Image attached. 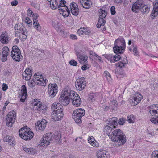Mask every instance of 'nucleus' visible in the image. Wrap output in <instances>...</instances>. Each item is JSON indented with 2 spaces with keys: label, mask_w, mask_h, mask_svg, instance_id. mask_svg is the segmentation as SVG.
Segmentation results:
<instances>
[{
  "label": "nucleus",
  "mask_w": 158,
  "mask_h": 158,
  "mask_svg": "<svg viewBox=\"0 0 158 158\" xmlns=\"http://www.w3.org/2000/svg\"><path fill=\"white\" fill-rule=\"evenodd\" d=\"M72 101L73 104L75 106H79L81 103V100L78 94L69 89L65 88L63 94L59 98V101L63 105L67 106Z\"/></svg>",
  "instance_id": "1"
},
{
  "label": "nucleus",
  "mask_w": 158,
  "mask_h": 158,
  "mask_svg": "<svg viewBox=\"0 0 158 158\" xmlns=\"http://www.w3.org/2000/svg\"><path fill=\"white\" fill-rule=\"evenodd\" d=\"M52 110V118L55 121L60 120L63 117L62 106L60 103L55 102L51 106Z\"/></svg>",
  "instance_id": "2"
},
{
  "label": "nucleus",
  "mask_w": 158,
  "mask_h": 158,
  "mask_svg": "<svg viewBox=\"0 0 158 158\" xmlns=\"http://www.w3.org/2000/svg\"><path fill=\"white\" fill-rule=\"evenodd\" d=\"M112 133L110 138L113 141L117 142L119 146L124 144L126 140V137L120 129H117L114 131Z\"/></svg>",
  "instance_id": "3"
},
{
  "label": "nucleus",
  "mask_w": 158,
  "mask_h": 158,
  "mask_svg": "<svg viewBox=\"0 0 158 158\" xmlns=\"http://www.w3.org/2000/svg\"><path fill=\"white\" fill-rule=\"evenodd\" d=\"M15 33L19 34V37L22 41H24L27 38V31L22 23H18L15 26Z\"/></svg>",
  "instance_id": "4"
},
{
  "label": "nucleus",
  "mask_w": 158,
  "mask_h": 158,
  "mask_svg": "<svg viewBox=\"0 0 158 158\" xmlns=\"http://www.w3.org/2000/svg\"><path fill=\"white\" fill-rule=\"evenodd\" d=\"M113 47L114 52L115 53L122 54L125 51L126 48L125 41L123 38H118L114 42Z\"/></svg>",
  "instance_id": "5"
},
{
  "label": "nucleus",
  "mask_w": 158,
  "mask_h": 158,
  "mask_svg": "<svg viewBox=\"0 0 158 158\" xmlns=\"http://www.w3.org/2000/svg\"><path fill=\"white\" fill-rule=\"evenodd\" d=\"M84 110L81 108H78L74 111L72 115L73 118L77 124H80L82 122L81 118L85 114Z\"/></svg>",
  "instance_id": "6"
},
{
  "label": "nucleus",
  "mask_w": 158,
  "mask_h": 158,
  "mask_svg": "<svg viewBox=\"0 0 158 158\" xmlns=\"http://www.w3.org/2000/svg\"><path fill=\"white\" fill-rule=\"evenodd\" d=\"M33 77L32 81L35 84L42 86H45L46 85L48 80L46 78H44L40 73H35Z\"/></svg>",
  "instance_id": "7"
},
{
  "label": "nucleus",
  "mask_w": 158,
  "mask_h": 158,
  "mask_svg": "<svg viewBox=\"0 0 158 158\" xmlns=\"http://www.w3.org/2000/svg\"><path fill=\"white\" fill-rule=\"evenodd\" d=\"M19 134L22 139L26 140H31L33 138L34 135L33 132L28 131L27 128H24L19 130Z\"/></svg>",
  "instance_id": "8"
},
{
  "label": "nucleus",
  "mask_w": 158,
  "mask_h": 158,
  "mask_svg": "<svg viewBox=\"0 0 158 158\" xmlns=\"http://www.w3.org/2000/svg\"><path fill=\"white\" fill-rule=\"evenodd\" d=\"M16 112L14 110L8 113L6 119V124L7 126L10 127H12L16 119Z\"/></svg>",
  "instance_id": "9"
},
{
  "label": "nucleus",
  "mask_w": 158,
  "mask_h": 158,
  "mask_svg": "<svg viewBox=\"0 0 158 158\" xmlns=\"http://www.w3.org/2000/svg\"><path fill=\"white\" fill-rule=\"evenodd\" d=\"M86 81L84 77H79L75 82L76 89L79 91L84 89L86 85Z\"/></svg>",
  "instance_id": "10"
},
{
  "label": "nucleus",
  "mask_w": 158,
  "mask_h": 158,
  "mask_svg": "<svg viewBox=\"0 0 158 158\" xmlns=\"http://www.w3.org/2000/svg\"><path fill=\"white\" fill-rule=\"evenodd\" d=\"M58 87L56 84H49L48 87V93L51 98L54 97L58 92Z\"/></svg>",
  "instance_id": "11"
},
{
  "label": "nucleus",
  "mask_w": 158,
  "mask_h": 158,
  "mask_svg": "<svg viewBox=\"0 0 158 158\" xmlns=\"http://www.w3.org/2000/svg\"><path fill=\"white\" fill-rule=\"evenodd\" d=\"M52 24L53 27L57 31L58 33L63 37H66V33L64 32V31L62 30L60 26V24L58 21L54 20L52 22Z\"/></svg>",
  "instance_id": "12"
},
{
  "label": "nucleus",
  "mask_w": 158,
  "mask_h": 158,
  "mask_svg": "<svg viewBox=\"0 0 158 158\" xmlns=\"http://www.w3.org/2000/svg\"><path fill=\"white\" fill-rule=\"evenodd\" d=\"M143 1V0H138L134 3L132 5V11L136 13L140 10L142 6Z\"/></svg>",
  "instance_id": "13"
},
{
  "label": "nucleus",
  "mask_w": 158,
  "mask_h": 158,
  "mask_svg": "<svg viewBox=\"0 0 158 158\" xmlns=\"http://www.w3.org/2000/svg\"><path fill=\"white\" fill-rule=\"evenodd\" d=\"M47 123V121L44 119H42L41 121H37L35 124L36 130H44L46 126Z\"/></svg>",
  "instance_id": "14"
},
{
  "label": "nucleus",
  "mask_w": 158,
  "mask_h": 158,
  "mask_svg": "<svg viewBox=\"0 0 158 158\" xmlns=\"http://www.w3.org/2000/svg\"><path fill=\"white\" fill-rule=\"evenodd\" d=\"M153 9L150 15V17L152 19H154L158 15V1L153 2Z\"/></svg>",
  "instance_id": "15"
},
{
  "label": "nucleus",
  "mask_w": 158,
  "mask_h": 158,
  "mask_svg": "<svg viewBox=\"0 0 158 158\" xmlns=\"http://www.w3.org/2000/svg\"><path fill=\"white\" fill-rule=\"evenodd\" d=\"M32 16L33 17V26L34 28L39 31H41V27L37 20V19L39 17L38 14H33Z\"/></svg>",
  "instance_id": "16"
},
{
  "label": "nucleus",
  "mask_w": 158,
  "mask_h": 158,
  "mask_svg": "<svg viewBox=\"0 0 158 158\" xmlns=\"http://www.w3.org/2000/svg\"><path fill=\"white\" fill-rule=\"evenodd\" d=\"M76 54L79 62L84 64L85 62H87L88 57L85 54H82L79 52H77Z\"/></svg>",
  "instance_id": "17"
},
{
  "label": "nucleus",
  "mask_w": 158,
  "mask_h": 158,
  "mask_svg": "<svg viewBox=\"0 0 158 158\" xmlns=\"http://www.w3.org/2000/svg\"><path fill=\"white\" fill-rule=\"evenodd\" d=\"M70 9L72 14L75 16L78 15L79 9L77 4L74 2L71 3L70 5Z\"/></svg>",
  "instance_id": "18"
},
{
  "label": "nucleus",
  "mask_w": 158,
  "mask_h": 158,
  "mask_svg": "<svg viewBox=\"0 0 158 158\" xmlns=\"http://www.w3.org/2000/svg\"><path fill=\"white\" fill-rule=\"evenodd\" d=\"M96 156L98 158H110V156L108 153L105 150H100L96 152Z\"/></svg>",
  "instance_id": "19"
},
{
  "label": "nucleus",
  "mask_w": 158,
  "mask_h": 158,
  "mask_svg": "<svg viewBox=\"0 0 158 158\" xmlns=\"http://www.w3.org/2000/svg\"><path fill=\"white\" fill-rule=\"evenodd\" d=\"M133 97V100H132V102L134 103V105H137L143 98V96L138 93H136Z\"/></svg>",
  "instance_id": "20"
},
{
  "label": "nucleus",
  "mask_w": 158,
  "mask_h": 158,
  "mask_svg": "<svg viewBox=\"0 0 158 158\" xmlns=\"http://www.w3.org/2000/svg\"><path fill=\"white\" fill-rule=\"evenodd\" d=\"M32 75V71L29 68H27L22 75V77H24L25 80L27 81L31 78Z\"/></svg>",
  "instance_id": "21"
},
{
  "label": "nucleus",
  "mask_w": 158,
  "mask_h": 158,
  "mask_svg": "<svg viewBox=\"0 0 158 158\" xmlns=\"http://www.w3.org/2000/svg\"><path fill=\"white\" fill-rule=\"evenodd\" d=\"M91 32L90 30L88 28L81 27L78 29L77 34L79 35L85 34L86 35H89Z\"/></svg>",
  "instance_id": "22"
},
{
  "label": "nucleus",
  "mask_w": 158,
  "mask_h": 158,
  "mask_svg": "<svg viewBox=\"0 0 158 158\" xmlns=\"http://www.w3.org/2000/svg\"><path fill=\"white\" fill-rule=\"evenodd\" d=\"M121 60L118 63L115 64V65L120 68H123L125 67V65L127 64L128 63L127 59L126 57L121 59Z\"/></svg>",
  "instance_id": "23"
},
{
  "label": "nucleus",
  "mask_w": 158,
  "mask_h": 158,
  "mask_svg": "<svg viewBox=\"0 0 158 158\" xmlns=\"http://www.w3.org/2000/svg\"><path fill=\"white\" fill-rule=\"evenodd\" d=\"M78 2L84 8L88 9L90 7L91 2L90 0H78Z\"/></svg>",
  "instance_id": "24"
},
{
  "label": "nucleus",
  "mask_w": 158,
  "mask_h": 158,
  "mask_svg": "<svg viewBox=\"0 0 158 158\" xmlns=\"http://www.w3.org/2000/svg\"><path fill=\"white\" fill-rule=\"evenodd\" d=\"M5 142H8L11 145L13 146L15 145V141L13 137L7 135L3 139Z\"/></svg>",
  "instance_id": "25"
},
{
  "label": "nucleus",
  "mask_w": 158,
  "mask_h": 158,
  "mask_svg": "<svg viewBox=\"0 0 158 158\" xmlns=\"http://www.w3.org/2000/svg\"><path fill=\"white\" fill-rule=\"evenodd\" d=\"M118 119L117 118L114 117L111 118L108 123H107V124L111 126L113 128H116V127L118 124L117 123Z\"/></svg>",
  "instance_id": "26"
},
{
  "label": "nucleus",
  "mask_w": 158,
  "mask_h": 158,
  "mask_svg": "<svg viewBox=\"0 0 158 158\" xmlns=\"http://www.w3.org/2000/svg\"><path fill=\"white\" fill-rule=\"evenodd\" d=\"M88 143L93 146L96 147H98L99 146V143L95 140L92 136H89L88 138Z\"/></svg>",
  "instance_id": "27"
},
{
  "label": "nucleus",
  "mask_w": 158,
  "mask_h": 158,
  "mask_svg": "<svg viewBox=\"0 0 158 158\" xmlns=\"http://www.w3.org/2000/svg\"><path fill=\"white\" fill-rule=\"evenodd\" d=\"M9 37L8 35L5 33H2L0 36V41L3 44H7L9 42Z\"/></svg>",
  "instance_id": "28"
},
{
  "label": "nucleus",
  "mask_w": 158,
  "mask_h": 158,
  "mask_svg": "<svg viewBox=\"0 0 158 158\" xmlns=\"http://www.w3.org/2000/svg\"><path fill=\"white\" fill-rule=\"evenodd\" d=\"M112 127L111 126L109 125H106L104 128V131L106 132L107 135L110 138L112 134L111 132L112 129Z\"/></svg>",
  "instance_id": "29"
},
{
  "label": "nucleus",
  "mask_w": 158,
  "mask_h": 158,
  "mask_svg": "<svg viewBox=\"0 0 158 158\" xmlns=\"http://www.w3.org/2000/svg\"><path fill=\"white\" fill-rule=\"evenodd\" d=\"M11 56L13 59L16 62H19L20 59L22 58V56L21 55V52L20 54L17 53H11Z\"/></svg>",
  "instance_id": "30"
},
{
  "label": "nucleus",
  "mask_w": 158,
  "mask_h": 158,
  "mask_svg": "<svg viewBox=\"0 0 158 158\" xmlns=\"http://www.w3.org/2000/svg\"><path fill=\"white\" fill-rule=\"evenodd\" d=\"M52 135L51 133H48L44 135L43 137L45 140H47L48 141H51V143L53 140Z\"/></svg>",
  "instance_id": "31"
},
{
  "label": "nucleus",
  "mask_w": 158,
  "mask_h": 158,
  "mask_svg": "<svg viewBox=\"0 0 158 158\" xmlns=\"http://www.w3.org/2000/svg\"><path fill=\"white\" fill-rule=\"evenodd\" d=\"M150 7L149 6L147 5H144L143 4V6L142 7L140 11L143 14H144L145 13H148L150 10Z\"/></svg>",
  "instance_id": "32"
},
{
  "label": "nucleus",
  "mask_w": 158,
  "mask_h": 158,
  "mask_svg": "<svg viewBox=\"0 0 158 158\" xmlns=\"http://www.w3.org/2000/svg\"><path fill=\"white\" fill-rule=\"evenodd\" d=\"M40 143L39 144V145L40 146H42L44 147H46L50 144L51 143V142L48 141L47 140H45L43 137L41 139V141Z\"/></svg>",
  "instance_id": "33"
},
{
  "label": "nucleus",
  "mask_w": 158,
  "mask_h": 158,
  "mask_svg": "<svg viewBox=\"0 0 158 158\" xmlns=\"http://www.w3.org/2000/svg\"><path fill=\"white\" fill-rule=\"evenodd\" d=\"M110 107L111 110H116L117 109L118 103L117 101L115 100H113L110 103Z\"/></svg>",
  "instance_id": "34"
},
{
  "label": "nucleus",
  "mask_w": 158,
  "mask_h": 158,
  "mask_svg": "<svg viewBox=\"0 0 158 158\" xmlns=\"http://www.w3.org/2000/svg\"><path fill=\"white\" fill-rule=\"evenodd\" d=\"M23 150L26 152L30 154H35V150L31 148H27L25 146L23 147Z\"/></svg>",
  "instance_id": "35"
},
{
  "label": "nucleus",
  "mask_w": 158,
  "mask_h": 158,
  "mask_svg": "<svg viewBox=\"0 0 158 158\" xmlns=\"http://www.w3.org/2000/svg\"><path fill=\"white\" fill-rule=\"evenodd\" d=\"M50 7L53 9H55L57 7L58 8V3L56 0H53L50 1Z\"/></svg>",
  "instance_id": "36"
},
{
  "label": "nucleus",
  "mask_w": 158,
  "mask_h": 158,
  "mask_svg": "<svg viewBox=\"0 0 158 158\" xmlns=\"http://www.w3.org/2000/svg\"><path fill=\"white\" fill-rule=\"evenodd\" d=\"M106 11L102 9L99 10L98 15L99 16V18L102 19L105 18L106 15Z\"/></svg>",
  "instance_id": "37"
},
{
  "label": "nucleus",
  "mask_w": 158,
  "mask_h": 158,
  "mask_svg": "<svg viewBox=\"0 0 158 158\" xmlns=\"http://www.w3.org/2000/svg\"><path fill=\"white\" fill-rule=\"evenodd\" d=\"M65 10L62 9V12L60 13L62 14V15L64 17H68L70 13V11L69 10L67 7H65Z\"/></svg>",
  "instance_id": "38"
},
{
  "label": "nucleus",
  "mask_w": 158,
  "mask_h": 158,
  "mask_svg": "<svg viewBox=\"0 0 158 158\" xmlns=\"http://www.w3.org/2000/svg\"><path fill=\"white\" fill-rule=\"evenodd\" d=\"M20 52H21L20 50L19 49L17 46H13L11 53H19V54H20Z\"/></svg>",
  "instance_id": "39"
},
{
  "label": "nucleus",
  "mask_w": 158,
  "mask_h": 158,
  "mask_svg": "<svg viewBox=\"0 0 158 158\" xmlns=\"http://www.w3.org/2000/svg\"><path fill=\"white\" fill-rule=\"evenodd\" d=\"M115 56H113L112 58V63H114L115 62L120 60L122 59L121 57L118 54V53H116Z\"/></svg>",
  "instance_id": "40"
},
{
  "label": "nucleus",
  "mask_w": 158,
  "mask_h": 158,
  "mask_svg": "<svg viewBox=\"0 0 158 158\" xmlns=\"http://www.w3.org/2000/svg\"><path fill=\"white\" fill-rule=\"evenodd\" d=\"M47 108L48 107L46 105H44L42 104L40 107V110H39V112L44 114L47 111Z\"/></svg>",
  "instance_id": "41"
},
{
  "label": "nucleus",
  "mask_w": 158,
  "mask_h": 158,
  "mask_svg": "<svg viewBox=\"0 0 158 158\" xmlns=\"http://www.w3.org/2000/svg\"><path fill=\"white\" fill-rule=\"evenodd\" d=\"M66 2L65 1L61 0L59 2V4L58 5V8L59 10L62 9V8L67 7L65 5Z\"/></svg>",
  "instance_id": "42"
},
{
  "label": "nucleus",
  "mask_w": 158,
  "mask_h": 158,
  "mask_svg": "<svg viewBox=\"0 0 158 158\" xmlns=\"http://www.w3.org/2000/svg\"><path fill=\"white\" fill-rule=\"evenodd\" d=\"M127 121L130 123H133L135 122V118L134 115H131L127 117Z\"/></svg>",
  "instance_id": "43"
},
{
  "label": "nucleus",
  "mask_w": 158,
  "mask_h": 158,
  "mask_svg": "<svg viewBox=\"0 0 158 158\" xmlns=\"http://www.w3.org/2000/svg\"><path fill=\"white\" fill-rule=\"evenodd\" d=\"M9 52V50L7 47L5 46L3 48V51L2 52V55L8 56Z\"/></svg>",
  "instance_id": "44"
},
{
  "label": "nucleus",
  "mask_w": 158,
  "mask_h": 158,
  "mask_svg": "<svg viewBox=\"0 0 158 158\" xmlns=\"http://www.w3.org/2000/svg\"><path fill=\"white\" fill-rule=\"evenodd\" d=\"M148 110L154 111L158 110V105L154 104L151 106L149 107Z\"/></svg>",
  "instance_id": "45"
},
{
  "label": "nucleus",
  "mask_w": 158,
  "mask_h": 158,
  "mask_svg": "<svg viewBox=\"0 0 158 158\" xmlns=\"http://www.w3.org/2000/svg\"><path fill=\"white\" fill-rule=\"evenodd\" d=\"M149 112L151 115L156 117H158V110L154 111L151 110H149Z\"/></svg>",
  "instance_id": "46"
},
{
  "label": "nucleus",
  "mask_w": 158,
  "mask_h": 158,
  "mask_svg": "<svg viewBox=\"0 0 158 158\" xmlns=\"http://www.w3.org/2000/svg\"><path fill=\"white\" fill-rule=\"evenodd\" d=\"M27 96V94H21V98L20 99V102H25Z\"/></svg>",
  "instance_id": "47"
},
{
  "label": "nucleus",
  "mask_w": 158,
  "mask_h": 158,
  "mask_svg": "<svg viewBox=\"0 0 158 158\" xmlns=\"http://www.w3.org/2000/svg\"><path fill=\"white\" fill-rule=\"evenodd\" d=\"M105 57L110 61L111 63H112L113 55L112 54H106L104 55Z\"/></svg>",
  "instance_id": "48"
},
{
  "label": "nucleus",
  "mask_w": 158,
  "mask_h": 158,
  "mask_svg": "<svg viewBox=\"0 0 158 158\" xmlns=\"http://www.w3.org/2000/svg\"><path fill=\"white\" fill-rule=\"evenodd\" d=\"M152 158H158V151H153L151 155Z\"/></svg>",
  "instance_id": "49"
},
{
  "label": "nucleus",
  "mask_w": 158,
  "mask_h": 158,
  "mask_svg": "<svg viewBox=\"0 0 158 158\" xmlns=\"http://www.w3.org/2000/svg\"><path fill=\"white\" fill-rule=\"evenodd\" d=\"M21 93V94H27V88L25 85H23L22 86Z\"/></svg>",
  "instance_id": "50"
},
{
  "label": "nucleus",
  "mask_w": 158,
  "mask_h": 158,
  "mask_svg": "<svg viewBox=\"0 0 158 158\" xmlns=\"http://www.w3.org/2000/svg\"><path fill=\"white\" fill-rule=\"evenodd\" d=\"M41 102L40 99H35L34 100V101L32 102V104L34 106H37L39 103Z\"/></svg>",
  "instance_id": "51"
},
{
  "label": "nucleus",
  "mask_w": 158,
  "mask_h": 158,
  "mask_svg": "<svg viewBox=\"0 0 158 158\" xmlns=\"http://www.w3.org/2000/svg\"><path fill=\"white\" fill-rule=\"evenodd\" d=\"M104 74L107 79H109L110 80L111 79V75L108 71H105L104 72Z\"/></svg>",
  "instance_id": "52"
},
{
  "label": "nucleus",
  "mask_w": 158,
  "mask_h": 158,
  "mask_svg": "<svg viewBox=\"0 0 158 158\" xmlns=\"http://www.w3.org/2000/svg\"><path fill=\"white\" fill-rule=\"evenodd\" d=\"M25 21L27 24L29 26H31L32 24V21L29 18L27 17L25 19Z\"/></svg>",
  "instance_id": "53"
},
{
  "label": "nucleus",
  "mask_w": 158,
  "mask_h": 158,
  "mask_svg": "<svg viewBox=\"0 0 158 158\" xmlns=\"http://www.w3.org/2000/svg\"><path fill=\"white\" fill-rule=\"evenodd\" d=\"M39 52H40V57L41 58H45L44 56V55L45 54V53L47 52L46 50H40L39 51Z\"/></svg>",
  "instance_id": "54"
},
{
  "label": "nucleus",
  "mask_w": 158,
  "mask_h": 158,
  "mask_svg": "<svg viewBox=\"0 0 158 158\" xmlns=\"http://www.w3.org/2000/svg\"><path fill=\"white\" fill-rule=\"evenodd\" d=\"M84 64L81 67V69L83 70H85L89 69V67L87 66L88 65V62L84 63Z\"/></svg>",
  "instance_id": "55"
},
{
  "label": "nucleus",
  "mask_w": 158,
  "mask_h": 158,
  "mask_svg": "<svg viewBox=\"0 0 158 158\" xmlns=\"http://www.w3.org/2000/svg\"><path fill=\"white\" fill-rule=\"evenodd\" d=\"M69 64L72 66H76L77 65V63L75 60H72L69 62Z\"/></svg>",
  "instance_id": "56"
},
{
  "label": "nucleus",
  "mask_w": 158,
  "mask_h": 158,
  "mask_svg": "<svg viewBox=\"0 0 158 158\" xmlns=\"http://www.w3.org/2000/svg\"><path fill=\"white\" fill-rule=\"evenodd\" d=\"M150 120L153 123H158V117H156L153 118L151 119Z\"/></svg>",
  "instance_id": "57"
},
{
  "label": "nucleus",
  "mask_w": 158,
  "mask_h": 158,
  "mask_svg": "<svg viewBox=\"0 0 158 158\" xmlns=\"http://www.w3.org/2000/svg\"><path fill=\"white\" fill-rule=\"evenodd\" d=\"M42 104V103L41 102L40 103H39V104L37 106H34V110H35L39 111V110H40V107Z\"/></svg>",
  "instance_id": "58"
},
{
  "label": "nucleus",
  "mask_w": 158,
  "mask_h": 158,
  "mask_svg": "<svg viewBox=\"0 0 158 158\" xmlns=\"http://www.w3.org/2000/svg\"><path fill=\"white\" fill-rule=\"evenodd\" d=\"M98 22L101 24V25H104L106 23V21L104 19H102L99 18Z\"/></svg>",
  "instance_id": "59"
},
{
  "label": "nucleus",
  "mask_w": 158,
  "mask_h": 158,
  "mask_svg": "<svg viewBox=\"0 0 158 158\" xmlns=\"http://www.w3.org/2000/svg\"><path fill=\"white\" fill-rule=\"evenodd\" d=\"M89 54L91 56H94V58H96V57H99V56L96 54L94 52L92 51H89Z\"/></svg>",
  "instance_id": "60"
},
{
  "label": "nucleus",
  "mask_w": 158,
  "mask_h": 158,
  "mask_svg": "<svg viewBox=\"0 0 158 158\" xmlns=\"http://www.w3.org/2000/svg\"><path fill=\"white\" fill-rule=\"evenodd\" d=\"M115 8L114 6H112L110 9L111 13L112 15H114L115 14Z\"/></svg>",
  "instance_id": "61"
},
{
  "label": "nucleus",
  "mask_w": 158,
  "mask_h": 158,
  "mask_svg": "<svg viewBox=\"0 0 158 158\" xmlns=\"http://www.w3.org/2000/svg\"><path fill=\"white\" fill-rule=\"evenodd\" d=\"M55 139L56 140V142L57 143L58 142L59 143V141H60V139L61 138L60 135L59 134L58 135L56 136V135H55Z\"/></svg>",
  "instance_id": "62"
},
{
  "label": "nucleus",
  "mask_w": 158,
  "mask_h": 158,
  "mask_svg": "<svg viewBox=\"0 0 158 158\" xmlns=\"http://www.w3.org/2000/svg\"><path fill=\"white\" fill-rule=\"evenodd\" d=\"M94 97L95 94L94 93H90L89 95V98L92 101L95 100Z\"/></svg>",
  "instance_id": "63"
},
{
  "label": "nucleus",
  "mask_w": 158,
  "mask_h": 158,
  "mask_svg": "<svg viewBox=\"0 0 158 158\" xmlns=\"http://www.w3.org/2000/svg\"><path fill=\"white\" fill-rule=\"evenodd\" d=\"M133 51L134 52V54L135 56H136L138 55L139 52L136 47L134 48Z\"/></svg>",
  "instance_id": "64"
}]
</instances>
